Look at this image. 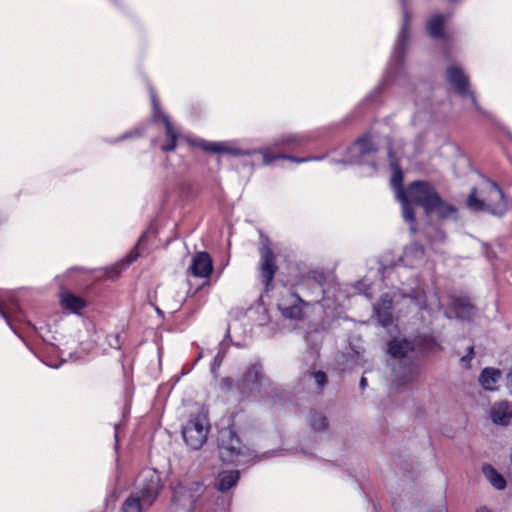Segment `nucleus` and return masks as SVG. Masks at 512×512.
Instances as JSON below:
<instances>
[{"label": "nucleus", "instance_id": "nucleus-17", "mask_svg": "<svg viewBox=\"0 0 512 512\" xmlns=\"http://www.w3.org/2000/svg\"><path fill=\"white\" fill-rule=\"evenodd\" d=\"M260 256L261 277L266 288H268L277 271V266L275 264V255L267 245H262L260 248Z\"/></svg>", "mask_w": 512, "mask_h": 512}, {"label": "nucleus", "instance_id": "nucleus-45", "mask_svg": "<svg viewBox=\"0 0 512 512\" xmlns=\"http://www.w3.org/2000/svg\"><path fill=\"white\" fill-rule=\"evenodd\" d=\"M156 310H157V313H158V314H161V313H162L160 309H158V308H157Z\"/></svg>", "mask_w": 512, "mask_h": 512}, {"label": "nucleus", "instance_id": "nucleus-21", "mask_svg": "<svg viewBox=\"0 0 512 512\" xmlns=\"http://www.w3.org/2000/svg\"><path fill=\"white\" fill-rule=\"evenodd\" d=\"M415 348V344L405 338H394L390 341L388 352L393 358H404Z\"/></svg>", "mask_w": 512, "mask_h": 512}, {"label": "nucleus", "instance_id": "nucleus-44", "mask_svg": "<svg viewBox=\"0 0 512 512\" xmlns=\"http://www.w3.org/2000/svg\"><path fill=\"white\" fill-rule=\"evenodd\" d=\"M508 376H509V378H511V379H512V368H511V371H510V373H509V375H508Z\"/></svg>", "mask_w": 512, "mask_h": 512}, {"label": "nucleus", "instance_id": "nucleus-28", "mask_svg": "<svg viewBox=\"0 0 512 512\" xmlns=\"http://www.w3.org/2000/svg\"><path fill=\"white\" fill-rule=\"evenodd\" d=\"M482 472L490 484L497 490H503L506 487V481L490 464H484Z\"/></svg>", "mask_w": 512, "mask_h": 512}, {"label": "nucleus", "instance_id": "nucleus-15", "mask_svg": "<svg viewBox=\"0 0 512 512\" xmlns=\"http://www.w3.org/2000/svg\"><path fill=\"white\" fill-rule=\"evenodd\" d=\"M151 102L153 108V117L155 120L161 118L165 124L166 128V136H167V144L162 147L163 151H173L176 148L177 143V133L173 128L172 123L167 115L163 114L160 111L159 103L156 99L154 93H151Z\"/></svg>", "mask_w": 512, "mask_h": 512}, {"label": "nucleus", "instance_id": "nucleus-30", "mask_svg": "<svg viewBox=\"0 0 512 512\" xmlns=\"http://www.w3.org/2000/svg\"><path fill=\"white\" fill-rule=\"evenodd\" d=\"M431 213L437 214L441 218H452L456 214V209L454 206L445 203L437 194V201L432 203Z\"/></svg>", "mask_w": 512, "mask_h": 512}, {"label": "nucleus", "instance_id": "nucleus-32", "mask_svg": "<svg viewBox=\"0 0 512 512\" xmlns=\"http://www.w3.org/2000/svg\"><path fill=\"white\" fill-rule=\"evenodd\" d=\"M310 422H311L312 428L315 431H322L328 425L326 417L322 413H319V412H313L311 414Z\"/></svg>", "mask_w": 512, "mask_h": 512}, {"label": "nucleus", "instance_id": "nucleus-37", "mask_svg": "<svg viewBox=\"0 0 512 512\" xmlns=\"http://www.w3.org/2000/svg\"><path fill=\"white\" fill-rule=\"evenodd\" d=\"M220 387L224 391H229L233 388V380L231 378H223L220 382Z\"/></svg>", "mask_w": 512, "mask_h": 512}, {"label": "nucleus", "instance_id": "nucleus-9", "mask_svg": "<svg viewBox=\"0 0 512 512\" xmlns=\"http://www.w3.org/2000/svg\"><path fill=\"white\" fill-rule=\"evenodd\" d=\"M267 379L262 374L261 366L258 364L251 365L243 374L238 389L242 394L250 395L259 392L260 387L265 385Z\"/></svg>", "mask_w": 512, "mask_h": 512}, {"label": "nucleus", "instance_id": "nucleus-42", "mask_svg": "<svg viewBox=\"0 0 512 512\" xmlns=\"http://www.w3.org/2000/svg\"><path fill=\"white\" fill-rule=\"evenodd\" d=\"M130 136H131V133H125V134H123V135L121 136V138H120V139H121V140H123V139H126V138L130 137Z\"/></svg>", "mask_w": 512, "mask_h": 512}, {"label": "nucleus", "instance_id": "nucleus-33", "mask_svg": "<svg viewBox=\"0 0 512 512\" xmlns=\"http://www.w3.org/2000/svg\"><path fill=\"white\" fill-rule=\"evenodd\" d=\"M138 254L135 251H132L129 255L126 256L121 262L115 265L113 270H115V276L120 274L121 270L126 268L129 264H131L136 258Z\"/></svg>", "mask_w": 512, "mask_h": 512}, {"label": "nucleus", "instance_id": "nucleus-43", "mask_svg": "<svg viewBox=\"0 0 512 512\" xmlns=\"http://www.w3.org/2000/svg\"><path fill=\"white\" fill-rule=\"evenodd\" d=\"M145 237H146V234H144V235L140 238V240H139V242H138V245H140V244L142 243V241L144 240V238H145Z\"/></svg>", "mask_w": 512, "mask_h": 512}, {"label": "nucleus", "instance_id": "nucleus-35", "mask_svg": "<svg viewBox=\"0 0 512 512\" xmlns=\"http://www.w3.org/2000/svg\"><path fill=\"white\" fill-rule=\"evenodd\" d=\"M395 375H396V377H398L399 385H404V384L412 381V379H413L411 367L407 368V372H405V374L403 376H398L396 371H395Z\"/></svg>", "mask_w": 512, "mask_h": 512}, {"label": "nucleus", "instance_id": "nucleus-13", "mask_svg": "<svg viewBox=\"0 0 512 512\" xmlns=\"http://www.w3.org/2000/svg\"><path fill=\"white\" fill-rule=\"evenodd\" d=\"M402 9H403V22L397 37L394 54H393V61L396 62L397 65H400L403 60L404 52L407 45L408 40V26L410 21V14L407 9L406 0H400Z\"/></svg>", "mask_w": 512, "mask_h": 512}, {"label": "nucleus", "instance_id": "nucleus-2", "mask_svg": "<svg viewBox=\"0 0 512 512\" xmlns=\"http://www.w3.org/2000/svg\"><path fill=\"white\" fill-rule=\"evenodd\" d=\"M480 196L478 198L477 191L473 190L467 199V206L474 211H487L499 216L505 213L507 203L497 184L486 181L480 190Z\"/></svg>", "mask_w": 512, "mask_h": 512}, {"label": "nucleus", "instance_id": "nucleus-25", "mask_svg": "<svg viewBox=\"0 0 512 512\" xmlns=\"http://www.w3.org/2000/svg\"><path fill=\"white\" fill-rule=\"evenodd\" d=\"M239 480V471H223L218 475L215 486L221 492L228 491Z\"/></svg>", "mask_w": 512, "mask_h": 512}, {"label": "nucleus", "instance_id": "nucleus-23", "mask_svg": "<svg viewBox=\"0 0 512 512\" xmlns=\"http://www.w3.org/2000/svg\"><path fill=\"white\" fill-rule=\"evenodd\" d=\"M259 153L262 155V162L266 166L271 165L278 159H288L295 163H303L311 160L310 158H296L293 156L284 155L282 153H276L273 151L272 147L261 148L259 149Z\"/></svg>", "mask_w": 512, "mask_h": 512}, {"label": "nucleus", "instance_id": "nucleus-1", "mask_svg": "<svg viewBox=\"0 0 512 512\" xmlns=\"http://www.w3.org/2000/svg\"><path fill=\"white\" fill-rule=\"evenodd\" d=\"M160 477L155 470L142 471L135 481V491L126 499L122 512H142L152 505L158 496Z\"/></svg>", "mask_w": 512, "mask_h": 512}, {"label": "nucleus", "instance_id": "nucleus-38", "mask_svg": "<svg viewBox=\"0 0 512 512\" xmlns=\"http://www.w3.org/2000/svg\"><path fill=\"white\" fill-rule=\"evenodd\" d=\"M432 345L433 340L427 337L417 342V346H419L421 349H430L432 348Z\"/></svg>", "mask_w": 512, "mask_h": 512}, {"label": "nucleus", "instance_id": "nucleus-31", "mask_svg": "<svg viewBox=\"0 0 512 512\" xmlns=\"http://www.w3.org/2000/svg\"><path fill=\"white\" fill-rule=\"evenodd\" d=\"M445 21V17L440 14H436L431 17L427 23V30L431 37L440 38L442 35V27Z\"/></svg>", "mask_w": 512, "mask_h": 512}, {"label": "nucleus", "instance_id": "nucleus-3", "mask_svg": "<svg viewBox=\"0 0 512 512\" xmlns=\"http://www.w3.org/2000/svg\"><path fill=\"white\" fill-rule=\"evenodd\" d=\"M218 446L221 459L229 464L244 465L255 456L252 450L241 444L238 436L230 428L219 432Z\"/></svg>", "mask_w": 512, "mask_h": 512}, {"label": "nucleus", "instance_id": "nucleus-4", "mask_svg": "<svg viewBox=\"0 0 512 512\" xmlns=\"http://www.w3.org/2000/svg\"><path fill=\"white\" fill-rule=\"evenodd\" d=\"M209 429L208 418L205 414L192 416L182 428L184 441L192 449H199L207 440Z\"/></svg>", "mask_w": 512, "mask_h": 512}, {"label": "nucleus", "instance_id": "nucleus-26", "mask_svg": "<svg viewBox=\"0 0 512 512\" xmlns=\"http://www.w3.org/2000/svg\"><path fill=\"white\" fill-rule=\"evenodd\" d=\"M60 301L61 305L72 313H78L85 307V301L81 297L67 291L61 294Z\"/></svg>", "mask_w": 512, "mask_h": 512}, {"label": "nucleus", "instance_id": "nucleus-29", "mask_svg": "<svg viewBox=\"0 0 512 512\" xmlns=\"http://www.w3.org/2000/svg\"><path fill=\"white\" fill-rule=\"evenodd\" d=\"M453 309L457 318L468 319L473 315V306L466 298H454Z\"/></svg>", "mask_w": 512, "mask_h": 512}, {"label": "nucleus", "instance_id": "nucleus-22", "mask_svg": "<svg viewBox=\"0 0 512 512\" xmlns=\"http://www.w3.org/2000/svg\"><path fill=\"white\" fill-rule=\"evenodd\" d=\"M501 377V371L495 368L487 367L482 370L479 376L480 385L487 391H495L497 383Z\"/></svg>", "mask_w": 512, "mask_h": 512}, {"label": "nucleus", "instance_id": "nucleus-5", "mask_svg": "<svg viewBox=\"0 0 512 512\" xmlns=\"http://www.w3.org/2000/svg\"><path fill=\"white\" fill-rule=\"evenodd\" d=\"M407 202L413 209L412 204L420 205L427 214L431 212L432 203L437 201V192L434 188L423 181L411 183L405 191Z\"/></svg>", "mask_w": 512, "mask_h": 512}, {"label": "nucleus", "instance_id": "nucleus-40", "mask_svg": "<svg viewBox=\"0 0 512 512\" xmlns=\"http://www.w3.org/2000/svg\"><path fill=\"white\" fill-rule=\"evenodd\" d=\"M115 440H116V448L118 447V429H119V425L118 424H115Z\"/></svg>", "mask_w": 512, "mask_h": 512}, {"label": "nucleus", "instance_id": "nucleus-36", "mask_svg": "<svg viewBox=\"0 0 512 512\" xmlns=\"http://www.w3.org/2000/svg\"><path fill=\"white\" fill-rule=\"evenodd\" d=\"M474 356V350H473V347H469L468 348V353L467 355L463 356L461 359H460V362L462 364L463 367H469L470 365V360L473 358Z\"/></svg>", "mask_w": 512, "mask_h": 512}, {"label": "nucleus", "instance_id": "nucleus-14", "mask_svg": "<svg viewBox=\"0 0 512 512\" xmlns=\"http://www.w3.org/2000/svg\"><path fill=\"white\" fill-rule=\"evenodd\" d=\"M376 151L375 144L368 137L359 139L348 149V159L344 162L350 164H362L366 156Z\"/></svg>", "mask_w": 512, "mask_h": 512}, {"label": "nucleus", "instance_id": "nucleus-34", "mask_svg": "<svg viewBox=\"0 0 512 512\" xmlns=\"http://www.w3.org/2000/svg\"><path fill=\"white\" fill-rule=\"evenodd\" d=\"M311 377L314 379L316 385L319 388L323 387L327 382L326 374L322 371H316L311 373Z\"/></svg>", "mask_w": 512, "mask_h": 512}, {"label": "nucleus", "instance_id": "nucleus-18", "mask_svg": "<svg viewBox=\"0 0 512 512\" xmlns=\"http://www.w3.org/2000/svg\"><path fill=\"white\" fill-rule=\"evenodd\" d=\"M281 314L288 319L298 320L303 316V301L295 294H289L278 304Z\"/></svg>", "mask_w": 512, "mask_h": 512}, {"label": "nucleus", "instance_id": "nucleus-19", "mask_svg": "<svg viewBox=\"0 0 512 512\" xmlns=\"http://www.w3.org/2000/svg\"><path fill=\"white\" fill-rule=\"evenodd\" d=\"M489 416L496 425H509L512 421V404L507 401L494 403L490 408Z\"/></svg>", "mask_w": 512, "mask_h": 512}, {"label": "nucleus", "instance_id": "nucleus-11", "mask_svg": "<svg viewBox=\"0 0 512 512\" xmlns=\"http://www.w3.org/2000/svg\"><path fill=\"white\" fill-rule=\"evenodd\" d=\"M0 315L16 332L14 321H22V311L16 306L14 296L9 291L0 290Z\"/></svg>", "mask_w": 512, "mask_h": 512}, {"label": "nucleus", "instance_id": "nucleus-27", "mask_svg": "<svg viewBox=\"0 0 512 512\" xmlns=\"http://www.w3.org/2000/svg\"><path fill=\"white\" fill-rule=\"evenodd\" d=\"M305 142V137L296 133H286L275 139L273 146L295 148L301 146Z\"/></svg>", "mask_w": 512, "mask_h": 512}, {"label": "nucleus", "instance_id": "nucleus-41", "mask_svg": "<svg viewBox=\"0 0 512 512\" xmlns=\"http://www.w3.org/2000/svg\"><path fill=\"white\" fill-rule=\"evenodd\" d=\"M476 512H491V511L489 509H487L486 507H481Z\"/></svg>", "mask_w": 512, "mask_h": 512}, {"label": "nucleus", "instance_id": "nucleus-16", "mask_svg": "<svg viewBox=\"0 0 512 512\" xmlns=\"http://www.w3.org/2000/svg\"><path fill=\"white\" fill-rule=\"evenodd\" d=\"M213 269V262L206 252H198L192 257L188 272L198 278H208Z\"/></svg>", "mask_w": 512, "mask_h": 512}, {"label": "nucleus", "instance_id": "nucleus-24", "mask_svg": "<svg viewBox=\"0 0 512 512\" xmlns=\"http://www.w3.org/2000/svg\"><path fill=\"white\" fill-rule=\"evenodd\" d=\"M424 256V249L421 245L413 243L405 247L400 259L404 266H414Z\"/></svg>", "mask_w": 512, "mask_h": 512}, {"label": "nucleus", "instance_id": "nucleus-10", "mask_svg": "<svg viewBox=\"0 0 512 512\" xmlns=\"http://www.w3.org/2000/svg\"><path fill=\"white\" fill-rule=\"evenodd\" d=\"M404 298H410L420 310H440L442 305L436 294L427 296L420 287L404 289L402 291Z\"/></svg>", "mask_w": 512, "mask_h": 512}, {"label": "nucleus", "instance_id": "nucleus-12", "mask_svg": "<svg viewBox=\"0 0 512 512\" xmlns=\"http://www.w3.org/2000/svg\"><path fill=\"white\" fill-rule=\"evenodd\" d=\"M402 182L403 174L401 170L398 169L397 167H394L390 181L391 187L395 190V196L402 205V215L404 220L407 222H414V210L410 207L409 203L407 202V197L405 194L406 190L402 188Z\"/></svg>", "mask_w": 512, "mask_h": 512}, {"label": "nucleus", "instance_id": "nucleus-20", "mask_svg": "<svg viewBox=\"0 0 512 512\" xmlns=\"http://www.w3.org/2000/svg\"><path fill=\"white\" fill-rule=\"evenodd\" d=\"M392 299L388 295H384L374 305V313L377 317L378 322L385 328L392 325Z\"/></svg>", "mask_w": 512, "mask_h": 512}, {"label": "nucleus", "instance_id": "nucleus-6", "mask_svg": "<svg viewBox=\"0 0 512 512\" xmlns=\"http://www.w3.org/2000/svg\"><path fill=\"white\" fill-rule=\"evenodd\" d=\"M446 78L447 81L454 87L456 92L463 99L469 101L471 108L480 110L474 92L469 89V78L462 70V68L457 65L449 66L446 71Z\"/></svg>", "mask_w": 512, "mask_h": 512}, {"label": "nucleus", "instance_id": "nucleus-39", "mask_svg": "<svg viewBox=\"0 0 512 512\" xmlns=\"http://www.w3.org/2000/svg\"><path fill=\"white\" fill-rule=\"evenodd\" d=\"M367 386V379L363 376L361 379H360V388L363 390L365 389Z\"/></svg>", "mask_w": 512, "mask_h": 512}, {"label": "nucleus", "instance_id": "nucleus-7", "mask_svg": "<svg viewBox=\"0 0 512 512\" xmlns=\"http://www.w3.org/2000/svg\"><path fill=\"white\" fill-rule=\"evenodd\" d=\"M204 487L199 482L179 484L173 493V504L183 512H189L194 508L195 502L201 496Z\"/></svg>", "mask_w": 512, "mask_h": 512}, {"label": "nucleus", "instance_id": "nucleus-8", "mask_svg": "<svg viewBox=\"0 0 512 512\" xmlns=\"http://www.w3.org/2000/svg\"><path fill=\"white\" fill-rule=\"evenodd\" d=\"M194 145L201 148L203 151L213 154H227L232 156H251L255 153H259V150H242L236 147L231 142L221 141H207L198 139L194 141Z\"/></svg>", "mask_w": 512, "mask_h": 512}]
</instances>
